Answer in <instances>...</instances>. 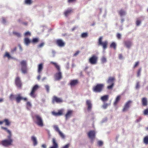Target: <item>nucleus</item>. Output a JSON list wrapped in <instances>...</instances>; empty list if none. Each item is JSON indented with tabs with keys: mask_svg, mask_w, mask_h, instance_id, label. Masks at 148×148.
<instances>
[{
	"mask_svg": "<svg viewBox=\"0 0 148 148\" xmlns=\"http://www.w3.org/2000/svg\"><path fill=\"white\" fill-rule=\"evenodd\" d=\"M50 63L53 65L58 71L54 75V77L56 80H60L62 78V73L60 66L56 63L51 62Z\"/></svg>",
	"mask_w": 148,
	"mask_h": 148,
	"instance_id": "nucleus-1",
	"label": "nucleus"
},
{
	"mask_svg": "<svg viewBox=\"0 0 148 148\" xmlns=\"http://www.w3.org/2000/svg\"><path fill=\"white\" fill-rule=\"evenodd\" d=\"M35 123L38 126L42 127L44 126L43 121L41 116L38 114H36L33 118Z\"/></svg>",
	"mask_w": 148,
	"mask_h": 148,
	"instance_id": "nucleus-2",
	"label": "nucleus"
},
{
	"mask_svg": "<svg viewBox=\"0 0 148 148\" xmlns=\"http://www.w3.org/2000/svg\"><path fill=\"white\" fill-rule=\"evenodd\" d=\"M104 87L103 84H97L92 88L93 91L95 92H100L102 91Z\"/></svg>",
	"mask_w": 148,
	"mask_h": 148,
	"instance_id": "nucleus-3",
	"label": "nucleus"
},
{
	"mask_svg": "<svg viewBox=\"0 0 148 148\" xmlns=\"http://www.w3.org/2000/svg\"><path fill=\"white\" fill-rule=\"evenodd\" d=\"M102 38L103 37H100L99 39L98 44L99 45L102 46L103 49H105L107 48L108 42L106 40L102 42Z\"/></svg>",
	"mask_w": 148,
	"mask_h": 148,
	"instance_id": "nucleus-4",
	"label": "nucleus"
},
{
	"mask_svg": "<svg viewBox=\"0 0 148 148\" xmlns=\"http://www.w3.org/2000/svg\"><path fill=\"white\" fill-rule=\"evenodd\" d=\"M20 64L21 66V70L22 72L23 73H27V62L25 60H22L20 62Z\"/></svg>",
	"mask_w": 148,
	"mask_h": 148,
	"instance_id": "nucleus-5",
	"label": "nucleus"
},
{
	"mask_svg": "<svg viewBox=\"0 0 148 148\" xmlns=\"http://www.w3.org/2000/svg\"><path fill=\"white\" fill-rule=\"evenodd\" d=\"M97 57L95 55H93L89 59V62L91 64H95L97 63Z\"/></svg>",
	"mask_w": 148,
	"mask_h": 148,
	"instance_id": "nucleus-6",
	"label": "nucleus"
},
{
	"mask_svg": "<svg viewBox=\"0 0 148 148\" xmlns=\"http://www.w3.org/2000/svg\"><path fill=\"white\" fill-rule=\"evenodd\" d=\"M15 83L16 86L18 88L20 89L21 88L22 83L20 77H17L15 78Z\"/></svg>",
	"mask_w": 148,
	"mask_h": 148,
	"instance_id": "nucleus-7",
	"label": "nucleus"
},
{
	"mask_svg": "<svg viewBox=\"0 0 148 148\" xmlns=\"http://www.w3.org/2000/svg\"><path fill=\"white\" fill-rule=\"evenodd\" d=\"M13 142V140H9L8 139H5L1 141V144L5 147H8L11 145Z\"/></svg>",
	"mask_w": 148,
	"mask_h": 148,
	"instance_id": "nucleus-8",
	"label": "nucleus"
},
{
	"mask_svg": "<svg viewBox=\"0 0 148 148\" xmlns=\"http://www.w3.org/2000/svg\"><path fill=\"white\" fill-rule=\"evenodd\" d=\"M27 98L23 97L21 96L20 94H18L16 95L15 100L16 103H18L20 102L21 100H23L24 101H27Z\"/></svg>",
	"mask_w": 148,
	"mask_h": 148,
	"instance_id": "nucleus-9",
	"label": "nucleus"
},
{
	"mask_svg": "<svg viewBox=\"0 0 148 148\" xmlns=\"http://www.w3.org/2000/svg\"><path fill=\"white\" fill-rule=\"evenodd\" d=\"M86 105L87 106L88 111L89 112L91 111L92 107L91 101L90 100H87L86 101Z\"/></svg>",
	"mask_w": 148,
	"mask_h": 148,
	"instance_id": "nucleus-10",
	"label": "nucleus"
},
{
	"mask_svg": "<svg viewBox=\"0 0 148 148\" xmlns=\"http://www.w3.org/2000/svg\"><path fill=\"white\" fill-rule=\"evenodd\" d=\"M132 103V101L129 100L125 104L124 108L123 109V112H125L130 107L131 103Z\"/></svg>",
	"mask_w": 148,
	"mask_h": 148,
	"instance_id": "nucleus-11",
	"label": "nucleus"
},
{
	"mask_svg": "<svg viewBox=\"0 0 148 148\" xmlns=\"http://www.w3.org/2000/svg\"><path fill=\"white\" fill-rule=\"evenodd\" d=\"M95 132L94 131H90L88 134L89 137L92 140L95 138Z\"/></svg>",
	"mask_w": 148,
	"mask_h": 148,
	"instance_id": "nucleus-12",
	"label": "nucleus"
},
{
	"mask_svg": "<svg viewBox=\"0 0 148 148\" xmlns=\"http://www.w3.org/2000/svg\"><path fill=\"white\" fill-rule=\"evenodd\" d=\"M78 84V81L77 79L71 80L69 84L71 87L75 86Z\"/></svg>",
	"mask_w": 148,
	"mask_h": 148,
	"instance_id": "nucleus-13",
	"label": "nucleus"
},
{
	"mask_svg": "<svg viewBox=\"0 0 148 148\" xmlns=\"http://www.w3.org/2000/svg\"><path fill=\"white\" fill-rule=\"evenodd\" d=\"M56 44L59 47H63L65 45V43L63 41L60 39H58L56 41Z\"/></svg>",
	"mask_w": 148,
	"mask_h": 148,
	"instance_id": "nucleus-14",
	"label": "nucleus"
},
{
	"mask_svg": "<svg viewBox=\"0 0 148 148\" xmlns=\"http://www.w3.org/2000/svg\"><path fill=\"white\" fill-rule=\"evenodd\" d=\"M52 145L49 148H58V146L56 140L54 138H53L52 139Z\"/></svg>",
	"mask_w": 148,
	"mask_h": 148,
	"instance_id": "nucleus-15",
	"label": "nucleus"
},
{
	"mask_svg": "<svg viewBox=\"0 0 148 148\" xmlns=\"http://www.w3.org/2000/svg\"><path fill=\"white\" fill-rule=\"evenodd\" d=\"M55 102L57 103H61L62 102V100L60 98L54 96L53 98L52 102L53 103H54Z\"/></svg>",
	"mask_w": 148,
	"mask_h": 148,
	"instance_id": "nucleus-16",
	"label": "nucleus"
},
{
	"mask_svg": "<svg viewBox=\"0 0 148 148\" xmlns=\"http://www.w3.org/2000/svg\"><path fill=\"white\" fill-rule=\"evenodd\" d=\"M73 112V110H69L65 115L66 119L67 120L71 116Z\"/></svg>",
	"mask_w": 148,
	"mask_h": 148,
	"instance_id": "nucleus-17",
	"label": "nucleus"
},
{
	"mask_svg": "<svg viewBox=\"0 0 148 148\" xmlns=\"http://www.w3.org/2000/svg\"><path fill=\"white\" fill-rule=\"evenodd\" d=\"M31 139L33 142V145L34 146H36L38 143L36 137L34 136H31Z\"/></svg>",
	"mask_w": 148,
	"mask_h": 148,
	"instance_id": "nucleus-18",
	"label": "nucleus"
},
{
	"mask_svg": "<svg viewBox=\"0 0 148 148\" xmlns=\"http://www.w3.org/2000/svg\"><path fill=\"white\" fill-rule=\"evenodd\" d=\"M73 12V11L72 9H69L64 12V14L65 16L67 17Z\"/></svg>",
	"mask_w": 148,
	"mask_h": 148,
	"instance_id": "nucleus-19",
	"label": "nucleus"
},
{
	"mask_svg": "<svg viewBox=\"0 0 148 148\" xmlns=\"http://www.w3.org/2000/svg\"><path fill=\"white\" fill-rule=\"evenodd\" d=\"M124 43L125 46L127 48H130L132 45V42L129 40L125 41H124Z\"/></svg>",
	"mask_w": 148,
	"mask_h": 148,
	"instance_id": "nucleus-20",
	"label": "nucleus"
},
{
	"mask_svg": "<svg viewBox=\"0 0 148 148\" xmlns=\"http://www.w3.org/2000/svg\"><path fill=\"white\" fill-rule=\"evenodd\" d=\"M109 96L108 95H105L101 97V99L104 102L107 101L108 99Z\"/></svg>",
	"mask_w": 148,
	"mask_h": 148,
	"instance_id": "nucleus-21",
	"label": "nucleus"
},
{
	"mask_svg": "<svg viewBox=\"0 0 148 148\" xmlns=\"http://www.w3.org/2000/svg\"><path fill=\"white\" fill-rule=\"evenodd\" d=\"M40 88L39 86L36 84L34 85L32 88L31 92H34Z\"/></svg>",
	"mask_w": 148,
	"mask_h": 148,
	"instance_id": "nucleus-22",
	"label": "nucleus"
},
{
	"mask_svg": "<svg viewBox=\"0 0 148 148\" xmlns=\"http://www.w3.org/2000/svg\"><path fill=\"white\" fill-rule=\"evenodd\" d=\"M43 64L42 63L39 64L38 66V72L40 73L43 69Z\"/></svg>",
	"mask_w": 148,
	"mask_h": 148,
	"instance_id": "nucleus-23",
	"label": "nucleus"
},
{
	"mask_svg": "<svg viewBox=\"0 0 148 148\" xmlns=\"http://www.w3.org/2000/svg\"><path fill=\"white\" fill-rule=\"evenodd\" d=\"M114 80L115 79L114 77H109L107 82L109 84H114Z\"/></svg>",
	"mask_w": 148,
	"mask_h": 148,
	"instance_id": "nucleus-24",
	"label": "nucleus"
},
{
	"mask_svg": "<svg viewBox=\"0 0 148 148\" xmlns=\"http://www.w3.org/2000/svg\"><path fill=\"white\" fill-rule=\"evenodd\" d=\"M31 41L28 38H25L24 39L25 44L27 45H28L31 42Z\"/></svg>",
	"mask_w": 148,
	"mask_h": 148,
	"instance_id": "nucleus-25",
	"label": "nucleus"
},
{
	"mask_svg": "<svg viewBox=\"0 0 148 148\" xmlns=\"http://www.w3.org/2000/svg\"><path fill=\"white\" fill-rule=\"evenodd\" d=\"M142 102L143 105V106H146L147 104V100L145 98H143L142 100Z\"/></svg>",
	"mask_w": 148,
	"mask_h": 148,
	"instance_id": "nucleus-26",
	"label": "nucleus"
},
{
	"mask_svg": "<svg viewBox=\"0 0 148 148\" xmlns=\"http://www.w3.org/2000/svg\"><path fill=\"white\" fill-rule=\"evenodd\" d=\"M116 45L114 42H112L110 45V47L113 48L115 50L116 49Z\"/></svg>",
	"mask_w": 148,
	"mask_h": 148,
	"instance_id": "nucleus-27",
	"label": "nucleus"
},
{
	"mask_svg": "<svg viewBox=\"0 0 148 148\" xmlns=\"http://www.w3.org/2000/svg\"><path fill=\"white\" fill-rule=\"evenodd\" d=\"M120 96H118L116 98V100L114 102V106H116L117 105L120 99Z\"/></svg>",
	"mask_w": 148,
	"mask_h": 148,
	"instance_id": "nucleus-28",
	"label": "nucleus"
},
{
	"mask_svg": "<svg viewBox=\"0 0 148 148\" xmlns=\"http://www.w3.org/2000/svg\"><path fill=\"white\" fill-rule=\"evenodd\" d=\"M110 103H104L103 105L102 106V108L104 109H106L108 107V106H110Z\"/></svg>",
	"mask_w": 148,
	"mask_h": 148,
	"instance_id": "nucleus-29",
	"label": "nucleus"
},
{
	"mask_svg": "<svg viewBox=\"0 0 148 148\" xmlns=\"http://www.w3.org/2000/svg\"><path fill=\"white\" fill-rule=\"evenodd\" d=\"M16 95H14L13 94H11L9 98L11 101H13L16 100Z\"/></svg>",
	"mask_w": 148,
	"mask_h": 148,
	"instance_id": "nucleus-30",
	"label": "nucleus"
},
{
	"mask_svg": "<svg viewBox=\"0 0 148 148\" xmlns=\"http://www.w3.org/2000/svg\"><path fill=\"white\" fill-rule=\"evenodd\" d=\"M26 106L27 109L29 110L30 108L32 107V105L30 102L28 101L27 102Z\"/></svg>",
	"mask_w": 148,
	"mask_h": 148,
	"instance_id": "nucleus-31",
	"label": "nucleus"
},
{
	"mask_svg": "<svg viewBox=\"0 0 148 148\" xmlns=\"http://www.w3.org/2000/svg\"><path fill=\"white\" fill-rule=\"evenodd\" d=\"M88 33L87 32L83 33L81 35V37L82 38H85L88 37Z\"/></svg>",
	"mask_w": 148,
	"mask_h": 148,
	"instance_id": "nucleus-32",
	"label": "nucleus"
},
{
	"mask_svg": "<svg viewBox=\"0 0 148 148\" xmlns=\"http://www.w3.org/2000/svg\"><path fill=\"white\" fill-rule=\"evenodd\" d=\"M8 132L9 133H8L9 134V135L7 136V138H8V139L9 140H13L12 138V134L11 132L9 131Z\"/></svg>",
	"mask_w": 148,
	"mask_h": 148,
	"instance_id": "nucleus-33",
	"label": "nucleus"
},
{
	"mask_svg": "<svg viewBox=\"0 0 148 148\" xmlns=\"http://www.w3.org/2000/svg\"><path fill=\"white\" fill-rule=\"evenodd\" d=\"M119 13L121 16L125 15V11L123 10H121L119 11Z\"/></svg>",
	"mask_w": 148,
	"mask_h": 148,
	"instance_id": "nucleus-34",
	"label": "nucleus"
},
{
	"mask_svg": "<svg viewBox=\"0 0 148 148\" xmlns=\"http://www.w3.org/2000/svg\"><path fill=\"white\" fill-rule=\"evenodd\" d=\"M53 127L54 129L57 132H59L60 131V130L59 127H58V125H54L53 126Z\"/></svg>",
	"mask_w": 148,
	"mask_h": 148,
	"instance_id": "nucleus-35",
	"label": "nucleus"
},
{
	"mask_svg": "<svg viewBox=\"0 0 148 148\" xmlns=\"http://www.w3.org/2000/svg\"><path fill=\"white\" fill-rule=\"evenodd\" d=\"M144 142L146 145L148 144V136L145 137L144 139Z\"/></svg>",
	"mask_w": 148,
	"mask_h": 148,
	"instance_id": "nucleus-36",
	"label": "nucleus"
},
{
	"mask_svg": "<svg viewBox=\"0 0 148 148\" xmlns=\"http://www.w3.org/2000/svg\"><path fill=\"white\" fill-rule=\"evenodd\" d=\"M39 41V40L38 38H35L33 39L32 41H31L33 43H36Z\"/></svg>",
	"mask_w": 148,
	"mask_h": 148,
	"instance_id": "nucleus-37",
	"label": "nucleus"
},
{
	"mask_svg": "<svg viewBox=\"0 0 148 148\" xmlns=\"http://www.w3.org/2000/svg\"><path fill=\"white\" fill-rule=\"evenodd\" d=\"M13 34L16 36L17 37H20L21 36V35L19 33H18L17 32H13Z\"/></svg>",
	"mask_w": 148,
	"mask_h": 148,
	"instance_id": "nucleus-38",
	"label": "nucleus"
},
{
	"mask_svg": "<svg viewBox=\"0 0 148 148\" xmlns=\"http://www.w3.org/2000/svg\"><path fill=\"white\" fill-rule=\"evenodd\" d=\"M3 122H5V125H10V122L8 121V119H5L4 120Z\"/></svg>",
	"mask_w": 148,
	"mask_h": 148,
	"instance_id": "nucleus-39",
	"label": "nucleus"
},
{
	"mask_svg": "<svg viewBox=\"0 0 148 148\" xmlns=\"http://www.w3.org/2000/svg\"><path fill=\"white\" fill-rule=\"evenodd\" d=\"M143 114L145 115H148V108L144 110Z\"/></svg>",
	"mask_w": 148,
	"mask_h": 148,
	"instance_id": "nucleus-40",
	"label": "nucleus"
},
{
	"mask_svg": "<svg viewBox=\"0 0 148 148\" xmlns=\"http://www.w3.org/2000/svg\"><path fill=\"white\" fill-rule=\"evenodd\" d=\"M101 60L102 63L106 62L107 61L106 58L104 57H102L101 59Z\"/></svg>",
	"mask_w": 148,
	"mask_h": 148,
	"instance_id": "nucleus-41",
	"label": "nucleus"
},
{
	"mask_svg": "<svg viewBox=\"0 0 148 148\" xmlns=\"http://www.w3.org/2000/svg\"><path fill=\"white\" fill-rule=\"evenodd\" d=\"M31 0H25V3L27 4H30L32 3Z\"/></svg>",
	"mask_w": 148,
	"mask_h": 148,
	"instance_id": "nucleus-42",
	"label": "nucleus"
},
{
	"mask_svg": "<svg viewBox=\"0 0 148 148\" xmlns=\"http://www.w3.org/2000/svg\"><path fill=\"white\" fill-rule=\"evenodd\" d=\"M59 134L60 135V136L63 138H64L65 137V136L64 134L62 132L60 131L58 132Z\"/></svg>",
	"mask_w": 148,
	"mask_h": 148,
	"instance_id": "nucleus-43",
	"label": "nucleus"
},
{
	"mask_svg": "<svg viewBox=\"0 0 148 148\" xmlns=\"http://www.w3.org/2000/svg\"><path fill=\"white\" fill-rule=\"evenodd\" d=\"M63 111V110H61L58 111V116H60L62 114V113Z\"/></svg>",
	"mask_w": 148,
	"mask_h": 148,
	"instance_id": "nucleus-44",
	"label": "nucleus"
},
{
	"mask_svg": "<svg viewBox=\"0 0 148 148\" xmlns=\"http://www.w3.org/2000/svg\"><path fill=\"white\" fill-rule=\"evenodd\" d=\"M110 84V85L108 86H107V88L109 90L111 89L112 88L114 85V84Z\"/></svg>",
	"mask_w": 148,
	"mask_h": 148,
	"instance_id": "nucleus-45",
	"label": "nucleus"
},
{
	"mask_svg": "<svg viewBox=\"0 0 148 148\" xmlns=\"http://www.w3.org/2000/svg\"><path fill=\"white\" fill-rule=\"evenodd\" d=\"M45 45L44 42H42L38 45V47L39 48H40L43 47Z\"/></svg>",
	"mask_w": 148,
	"mask_h": 148,
	"instance_id": "nucleus-46",
	"label": "nucleus"
},
{
	"mask_svg": "<svg viewBox=\"0 0 148 148\" xmlns=\"http://www.w3.org/2000/svg\"><path fill=\"white\" fill-rule=\"evenodd\" d=\"M4 57H8L9 59L11 57L10 56V55L9 53L8 52H6L5 55L4 56Z\"/></svg>",
	"mask_w": 148,
	"mask_h": 148,
	"instance_id": "nucleus-47",
	"label": "nucleus"
},
{
	"mask_svg": "<svg viewBox=\"0 0 148 148\" xmlns=\"http://www.w3.org/2000/svg\"><path fill=\"white\" fill-rule=\"evenodd\" d=\"M30 95L32 97L34 98L36 97L37 95L36 93H30Z\"/></svg>",
	"mask_w": 148,
	"mask_h": 148,
	"instance_id": "nucleus-48",
	"label": "nucleus"
},
{
	"mask_svg": "<svg viewBox=\"0 0 148 148\" xmlns=\"http://www.w3.org/2000/svg\"><path fill=\"white\" fill-rule=\"evenodd\" d=\"M141 68H140L138 69L137 73V77H139L140 75V72L141 71Z\"/></svg>",
	"mask_w": 148,
	"mask_h": 148,
	"instance_id": "nucleus-49",
	"label": "nucleus"
},
{
	"mask_svg": "<svg viewBox=\"0 0 148 148\" xmlns=\"http://www.w3.org/2000/svg\"><path fill=\"white\" fill-rule=\"evenodd\" d=\"M141 23V21L138 20H137L136 22V24L137 26H139Z\"/></svg>",
	"mask_w": 148,
	"mask_h": 148,
	"instance_id": "nucleus-50",
	"label": "nucleus"
},
{
	"mask_svg": "<svg viewBox=\"0 0 148 148\" xmlns=\"http://www.w3.org/2000/svg\"><path fill=\"white\" fill-rule=\"evenodd\" d=\"M45 88L46 90L47 91V92H49V86L47 85H46L45 86Z\"/></svg>",
	"mask_w": 148,
	"mask_h": 148,
	"instance_id": "nucleus-51",
	"label": "nucleus"
},
{
	"mask_svg": "<svg viewBox=\"0 0 148 148\" xmlns=\"http://www.w3.org/2000/svg\"><path fill=\"white\" fill-rule=\"evenodd\" d=\"M140 83L139 82H137L136 83V89H138L140 87Z\"/></svg>",
	"mask_w": 148,
	"mask_h": 148,
	"instance_id": "nucleus-52",
	"label": "nucleus"
},
{
	"mask_svg": "<svg viewBox=\"0 0 148 148\" xmlns=\"http://www.w3.org/2000/svg\"><path fill=\"white\" fill-rule=\"evenodd\" d=\"M24 35L25 36H27V35L30 36L31 35V34L29 32L27 31L25 33Z\"/></svg>",
	"mask_w": 148,
	"mask_h": 148,
	"instance_id": "nucleus-53",
	"label": "nucleus"
},
{
	"mask_svg": "<svg viewBox=\"0 0 148 148\" xmlns=\"http://www.w3.org/2000/svg\"><path fill=\"white\" fill-rule=\"evenodd\" d=\"M139 63V61L136 62L134 66V68H136V67H137V66H138V65Z\"/></svg>",
	"mask_w": 148,
	"mask_h": 148,
	"instance_id": "nucleus-54",
	"label": "nucleus"
},
{
	"mask_svg": "<svg viewBox=\"0 0 148 148\" xmlns=\"http://www.w3.org/2000/svg\"><path fill=\"white\" fill-rule=\"evenodd\" d=\"M1 128L5 130L8 133H9V132L8 131H10V130H8L7 128H6V127H1Z\"/></svg>",
	"mask_w": 148,
	"mask_h": 148,
	"instance_id": "nucleus-55",
	"label": "nucleus"
},
{
	"mask_svg": "<svg viewBox=\"0 0 148 148\" xmlns=\"http://www.w3.org/2000/svg\"><path fill=\"white\" fill-rule=\"evenodd\" d=\"M116 37L118 39H120L121 37V35L120 34L117 33L116 34Z\"/></svg>",
	"mask_w": 148,
	"mask_h": 148,
	"instance_id": "nucleus-56",
	"label": "nucleus"
},
{
	"mask_svg": "<svg viewBox=\"0 0 148 148\" xmlns=\"http://www.w3.org/2000/svg\"><path fill=\"white\" fill-rule=\"evenodd\" d=\"M97 143L99 146H101L102 145L103 143L101 141H99L97 142Z\"/></svg>",
	"mask_w": 148,
	"mask_h": 148,
	"instance_id": "nucleus-57",
	"label": "nucleus"
},
{
	"mask_svg": "<svg viewBox=\"0 0 148 148\" xmlns=\"http://www.w3.org/2000/svg\"><path fill=\"white\" fill-rule=\"evenodd\" d=\"M52 114L53 115L56 116H58V112H52Z\"/></svg>",
	"mask_w": 148,
	"mask_h": 148,
	"instance_id": "nucleus-58",
	"label": "nucleus"
},
{
	"mask_svg": "<svg viewBox=\"0 0 148 148\" xmlns=\"http://www.w3.org/2000/svg\"><path fill=\"white\" fill-rule=\"evenodd\" d=\"M119 57L120 59H122L123 58L122 54H119Z\"/></svg>",
	"mask_w": 148,
	"mask_h": 148,
	"instance_id": "nucleus-59",
	"label": "nucleus"
},
{
	"mask_svg": "<svg viewBox=\"0 0 148 148\" xmlns=\"http://www.w3.org/2000/svg\"><path fill=\"white\" fill-rule=\"evenodd\" d=\"M69 147V144H67L65 146L62 147L61 148H68Z\"/></svg>",
	"mask_w": 148,
	"mask_h": 148,
	"instance_id": "nucleus-60",
	"label": "nucleus"
},
{
	"mask_svg": "<svg viewBox=\"0 0 148 148\" xmlns=\"http://www.w3.org/2000/svg\"><path fill=\"white\" fill-rule=\"evenodd\" d=\"M41 147L42 148H46L47 146L45 144H43L41 145Z\"/></svg>",
	"mask_w": 148,
	"mask_h": 148,
	"instance_id": "nucleus-61",
	"label": "nucleus"
},
{
	"mask_svg": "<svg viewBox=\"0 0 148 148\" xmlns=\"http://www.w3.org/2000/svg\"><path fill=\"white\" fill-rule=\"evenodd\" d=\"M2 22L3 23H5L6 22V20L4 18H3L2 19Z\"/></svg>",
	"mask_w": 148,
	"mask_h": 148,
	"instance_id": "nucleus-62",
	"label": "nucleus"
},
{
	"mask_svg": "<svg viewBox=\"0 0 148 148\" xmlns=\"http://www.w3.org/2000/svg\"><path fill=\"white\" fill-rule=\"evenodd\" d=\"M79 53V51H77L76 52V53L74 54V56H76Z\"/></svg>",
	"mask_w": 148,
	"mask_h": 148,
	"instance_id": "nucleus-63",
	"label": "nucleus"
},
{
	"mask_svg": "<svg viewBox=\"0 0 148 148\" xmlns=\"http://www.w3.org/2000/svg\"><path fill=\"white\" fill-rule=\"evenodd\" d=\"M77 28V27H74L72 29V31H74L75 30L76 28Z\"/></svg>",
	"mask_w": 148,
	"mask_h": 148,
	"instance_id": "nucleus-64",
	"label": "nucleus"
}]
</instances>
